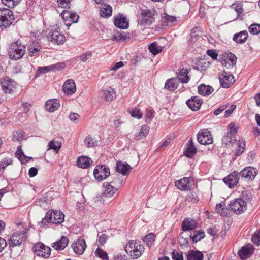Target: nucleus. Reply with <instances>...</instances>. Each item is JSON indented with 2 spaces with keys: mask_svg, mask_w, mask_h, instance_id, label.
<instances>
[{
  "mask_svg": "<svg viewBox=\"0 0 260 260\" xmlns=\"http://www.w3.org/2000/svg\"><path fill=\"white\" fill-rule=\"evenodd\" d=\"M125 251L133 259L141 256L144 251L143 246L137 240H131L125 246Z\"/></svg>",
  "mask_w": 260,
  "mask_h": 260,
  "instance_id": "f257e3e1",
  "label": "nucleus"
},
{
  "mask_svg": "<svg viewBox=\"0 0 260 260\" xmlns=\"http://www.w3.org/2000/svg\"><path fill=\"white\" fill-rule=\"evenodd\" d=\"M25 46L19 40L11 43L8 53L10 57L14 60L21 59L25 53Z\"/></svg>",
  "mask_w": 260,
  "mask_h": 260,
  "instance_id": "f03ea898",
  "label": "nucleus"
},
{
  "mask_svg": "<svg viewBox=\"0 0 260 260\" xmlns=\"http://www.w3.org/2000/svg\"><path fill=\"white\" fill-rule=\"evenodd\" d=\"M156 11L148 9L142 10L141 12V16L138 19V25L141 27H145L151 25L155 21L154 16Z\"/></svg>",
  "mask_w": 260,
  "mask_h": 260,
  "instance_id": "7ed1b4c3",
  "label": "nucleus"
},
{
  "mask_svg": "<svg viewBox=\"0 0 260 260\" xmlns=\"http://www.w3.org/2000/svg\"><path fill=\"white\" fill-rule=\"evenodd\" d=\"M14 20L13 13L11 10L5 8H0V27H9Z\"/></svg>",
  "mask_w": 260,
  "mask_h": 260,
  "instance_id": "20e7f679",
  "label": "nucleus"
},
{
  "mask_svg": "<svg viewBox=\"0 0 260 260\" xmlns=\"http://www.w3.org/2000/svg\"><path fill=\"white\" fill-rule=\"evenodd\" d=\"M26 239V231L21 232H14L8 239V245L10 248L20 246L25 242Z\"/></svg>",
  "mask_w": 260,
  "mask_h": 260,
  "instance_id": "39448f33",
  "label": "nucleus"
},
{
  "mask_svg": "<svg viewBox=\"0 0 260 260\" xmlns=\"http://www.w3.org/2000/svg\"><path fill=\"white\" fill-rule=\"evenodd\" d=\"M229 209L236 214H241L247 209V203L241 198H237L230 202Z\"/></svg>",
  "mask_w": 260,
  "mask_h": 260,
  "instance_id": "423d86ee",
  "label": "nucleus"
},
{
  "mask_svg": "<svg viewBox=\"0 0 260 260\" xmlns=\"http://www.w3.org/2000/svg\"><path fill=\"white\" fill-rule=\"evenodd\" d=\"M110 175L109 168L106 165H98L94 169L93 175L97 180L102 181Z\"/></svg>",
  "mask_w": 260,
  "mask_h": 260,
  "instance_id": "0eeeda50",
  "label": "nucleus"
},
{
  "mask_svg": "<svg viewBox=\"0 0 260 260\" xmlns=\"http://www.w3.org/2000/svg\"><path fill=\"white\" fill-rule=\"evenodd\" d=\"M32 250L36 255L47 258L50 255L51 249L42 243H38L34 246Z\"/></svg>",
  "mask_w": 260,
  "mask_h": 260,
  "instance_id": "6e6552de",
  "label": "nucleus"
},
{
  "mask_svg": "<svg viewBox=\"0 0 260 260\" xmlns=\"http://www.w3.org/2000/svg\"><path fill=\"white\" fill-rule=\"evenodd\" d=\"M1 85L5 93L11 94L16 89L17 84L11 78L6 77L1 80Z\"/></svg>",
  "mask_w": 260,
  "mask_h": 260,
  "instance_id": "1a4fd4ad",
  "label": "nucleus"
},
{
  "mask_svg": "<svg viewBox=\"0 0 260 260\" xmlns=\"http://www.w3.org/2000/svg\"><path fill=\"white\" fill-rule=\"evenodd\" d=\"M220 84L222 87L227 88L235 82L233 75L230 72L223 71L219 75Z\"/></svg>",
  "mask_w": 260,
  "mask_h": 260,
  "instance_id": "9d476101",
  "label": "nucleus"
},
{
  "mask_svg": "<svg viewBox=\"0 0 260 260\" xmlns=\"http://www.w3.org/2000/svg\"><path fill=\"white\" fill-rule=\"evenodd\" d=\"M197 137L198 142L202 145H209L213 142L211 132L206 129L200 131Z\"/></svg>",
  "mask_w": 260,
  "mask_h": 260,
  "instance_id": "9b49d317",
  "label": "nucleus"
},
{
  "mask_svg": "<svg viewBox=\"0 0 260 260\" xmlns=\"http://www.w3.org/2000/svg\"><path fill=\"white\" fill-rule=\"evenodd\" d=\"M61 16L67 26H71L72 23L77 22L79 18L76 13L66 10L62 12Z\"/></svg>",
  "mask_w": 260,
  "mask_h": 260,
  "instance_id": "f8f14e48",
  "label": "nucleus"
},
{
  "mask_svg": "<svg viewBox=\"0 0 260 260\" xmlns=\"http://www.w3.org/2000/svg\"><path fill=\"white\" fill-rule=\"evenodd\" d=\"M257 173L258 171L256 168L250 166L241 170L239 175L242 179L246 180H253Z\"/></svg>",
  "mask_w": 260,
  "mask_h": 260,
  "instance_id": "ddd939ff",
  "label": "nucleus"
},
{
  "mask_svg": "<svg viewBox=\"0 0 260 260\" xmlns=\"http://www.w3.org/2000/svg\"><path fill=\"white\" fill-rule=\"evenodd\" d=\"M47 38L49 41L57 45L62 44L66 41L65 36L57 31L49 32Z\"/></svg>",
  "mask_w": 260,
  "mask_h": 260,
  "instance_id": "4468645a",
  "label": "nucleus"
},
{
  "mask_svg": "<svg viewBox=\"0 0 260 260\" xmlns=\"http://www.w3.org/2000/svg\"><path fill=\"white\" fill-rule=\"evenodd\" d=\"M239 174V172L235 171L225 177L223 181L225 184H228L229 188H231L237 184L240 177H241Z\"/></svg>",
  "mask_w": 260,
  "mask_h": 260,
  "instance_id": "2eb2a0df",
  "label": "nucleus"
},
{
  "mask_svg": "<svg viewBox=\"0 0 260 260\" xmlns=\"http://www.w3.org/2000/svg\"><path fill=\"white\" fill-rule=\"evenodd\" d=\"M72 248L76 254H82L86 248L84 239L82 238L78 239L73 243Z\"/></svg>",
  "mask_w": 260,
  "mask_h": 260,
  "instance_id": "dca6fc26",
  "label": "nucleus"
},
{
  "mask_svg": "<svg viewBox=\"0 0 260 260\" xmlns=\"http://www.w3.org/2000/svg\"><path fill=\"white\" fill-rule=\"evenodd\" d=\"M103 192L102 196L106 198H110L113 197L117 191L116 187H114L109 182H104L103 184Z\"/></svg>",
  "mask_w": 260,
  "mask_h": 260,
  "instance_id": "f3484780",
  "label": "nucleus"
},
{
  "mask_svg": "<svg viewBox=\"0 0 260 260\" xmlns=\"http://www.w3.org/2000/svg\"><path fill=\"white\" fill-rule=\"evenodd\" d=\"M253 248L250 244L243 246L238 252V255L242 260H245L252 255Z\"/></svg>",
  "mask_w": 260,
  "mask_h": 260,
  "instance_id": "a211bd4d",
  "label": "nucleus"
},
{
  "mask_svg": "<svg viewBox=\"0 0 260 260\" xmlns=\"http://www.w3.org/2000/svg\"><path fill=\"white\" fill-rule=\"evenodd\" d=\"M186 103L190 109L193 111H197L202 104V100L199 96H194L187 100Z\"/></svg>",
  "mask_w": 260,
  "mask_h": 260,
  "instance_id": "6ab92c4d",
  "label": "nucleus"
},
{
  "mask_svg": "<svg viewBox=\"0 0 260 260\" xmlns=\"http://www.w3.org/2000/svg\"><path fill=\"white\" fill-rule=\"evenodd\" d=\"M198 225L196 220L191 218H186L182 222L181 229L183 231H188L194 230Z\"/></svg>",
  "mask_w": 260,
  "mask_h": 260,
  "instance_id": "aec40b11",
  "label": "nucleus"
},
{
  "mask_svg": "<svg viewBox=\"0 0 260 260\" xmlns=\"http://www.w3.org/2000/svg\"><path fill=\"white\" fill-rule=\"evenodd\" d=\"M63 92L68 94L71 95L74 93L76 90L75 82L72 79H68L65 81L63 85Z\"/></svg>",
  "mask_w": 260,
  "mask_h": 260,
  "instance_id": "412c9836",
  "label": "nucleus"
},
{
  "mask_svg": "<svg viewBox=\"0 0 260 260\" xmlns=\"http://www.w3.org/2000/svg\"><path fill=\"white\" fill-rule=\"evenodd\" d=\"M114 25L119 28L125 29L128 28V23L126 18L122 15L115 17L114 21Z\"/></svg>",
  "mask_w": 260,
  "mask_h": 260,
  "instance_id": "4be33fe9",
  "label": "nucleus"
},
{
  "mask_svg": "<svg viewBox=\"0 0 260 260\" xmlns=\"http://www.w3.org/2000/svg\"><path fill=\"white\" fill-rule=\"evenodd\" d=\"M48 212H51L52 223L60 224L63 222L64 215L62 212L57 210H50Z\"/></svg>",
  "mask_w": 260,
  "mask_h": 260,
  "instance_id": "5701e85b",
  "label": "nucleus"
},
{
  "mask_svg": "<svg viewBox=\"0 0 260 260\" xmlns=\"http://www.w3.org/2000/svg\"><path fill=\"white\" fill-rule=\"evenodd\" d=\"M197 149L194 146L192 139L190 138L186 144V149L184 154L188 158L192 157L197 153Z\"/></svg>",
  "mask_w": 260,
  "mask_h": 260,
  "instance_id": "b1692460",
  "label": "nucleus"
},
{
  "mask_svg": "<svg viewBox=\"0 0 260 260\" xmlns=\"http://www.w3.org/2000/svg\"><path fill=\"white\" fill-rule=\"evenodd\" d=\"M190 179L188 177H184L175 182V186L181 190H187L190 189Z\"/></svg>",
  "mask_w": 260,
  "mask_h": 260,
  "instance_id": "393cba45",
  "label": "nucleus"
},
{
  "mask_svg": "<svg viewBox=\"0 0 260 260\" xmlns=\"http://www.w3.org/2000/svg\"><path fill=\"white\" fill-rule=\"evenodd\" d=\"M92 163V159L85 156H80L77 160V166L82 169L89 168Z\"/></svg>",
  "mask_w": 260,
  "mask_h": 260,
  "instance_id": "a878e982",
  "label": "nucleus"
},
{
  "mask_svg": "<svg viewBox=\"0 0 260 260\" xmlns=\"http://www.w3.org/2000/svg\"><path fill=\"white\" fill-rule=\"evenodd\" d=\"M69 239L66 236H62L61 239L52 244V247L57 250H63L69 243Z\"/></svg>",
  "mask_w": 260,
  "mask_h": 260,
  "instance_id": "bb28decb",
  "label": "nucleus"
},
{
  "mask_svg": "<svg viewBox=\"0 0 260 260\" xmlns=\"http://www.w3.org/2000/svg\"><path fill=\"white\" fill-rule=\"evenodd\" d=\"M60 106V103L57 99H50L48 100L45 104L46 110L50 112L56 110Z\"/></svg>",
  "mask_w": 260,
  "mask_h": 260,
  "instance_id": "cd10ccee",
  "label": "nucleus"
},
{
  "mask_svg": "<svg viewBox=\"0 0 260 260\" xmlns=\"http://www.w3.org/2000/svg\"><path fill=\"white\" fill-rule=\"evenodd\" d=\"M179 83H180V82L176 78L169 79L166 81L164 89H167L170 91H173L177 89Z\"/></svg>",
  "mask_w": 260,
  "mask_h": 260,
  "instance_id": "c85d7f7f",
  "label": "nucleus"
},
{
  "mask_svg": "<svg viewBox=\"0 0 260 260\" xmlns=\"http://www.w3.org/2000/svg\"><path fill=\"white\" fill-rule=\"evenodd\" d=\"M248 34L247 31H242L235 34L233 36V40L238 44H243L247 40Z\"/></svg>",
  "mask_w": 260,
  "mask_h": 260,
  "instance_id": "c756f323",
  "label": "nucleus"
},
{
  "mask_svg": "<svg viewBox=\"0 0 260 260\" xmlns=\"http://www.w3.org/2000/svg\"><path fill=\"white\" fill-rule=\"evenodd\" d=\"M100 15L101 17L108 18L112 15V7L107 4H102L100 7Z\"/></svg>",
  "mask_w": 260,
  "mask_h": 260,
  "instance_id": "7c9ffc66",
  "label": "nucleus"
},
{
  "mask_svg": "<svg viewBox=\"0 0 260 260\" xmlns=\"http://www.w3.org/2000/svg\"><path fill=\"white\" fill-rule=\"evenodd\" d=\"M116 171L123 175H126L128 172H130L132 169L129 165L122 163L121 161H117L116 162Z\"/></svg>",
  "mask_w": 260,
  "mask_h": 260,
  "instance_id": "2f4dec72",
  "label": "nucleus"
},
{
  "mask_svg": "<svg viewBox=\"0 0 260 260\" xmlns=\"http://www.w3.org/2000/svg\"><path fill=\"white\" fill-rule=\"evenodd\" d=\"M41 49V46L38 43H30L28 48V53L31 56L39 55Z\"/></svg>",
  "mask_w": 260,
  "mask_h": 260,
  "instance_id": "473e14b6",
  "label": "nucleus"
},
{
  "mask_svg": "<svg viewBox=\"0 0 260 260\" xmlns=\"http://www.w3.org/2000/svg\"><path fill=\"white\" fill-rule=\"evenodd\" d=\"M188 71L186 69H182L180 70L178 73V76L176 77L180 82L182 83H187L189 80L188 76Z\"/></svg>",
  "mask_w": 260,
  "mask_h": 260,
  "instance_id": "72a5a7b5",
  "label": "nucleus"
},
{
  "mask_svg": "<svg viewBox=\"0 0 260 260\" xmlns=\"http://www.w3.org/2000/svg\"><path fill=\"white\" fill-rule=\"evenodd\" d=\"M204 255L203 253L198 250H190L187 255V260H203Z\"/></svg>",
  "mask_w": 260,
  "mask_h": 260,
  "instance_id": "f704fd0d",
  "label": "nucleus"
},
{
  "mask_svg": "<svg viewBox=\"0 0 260 260\" xmlns=\"http://www.w3.org/2000/svg\"><path fill=\"white\" fill-rule=\"evenodd\" d=\"M198 89L199 93L204 96H208L214 91L212 87L204 84H201L199 86Z\"/></svg>",
  "mask_w": 260,
  "mask_h": 260,
  "instance_id": "c9c22d12",
  "label": "nucleus"
},
{
  "mask_svg": "<svg viewBox=\"0 0 260 260\" xmlns=\"http://www.w3.org/2000/svg\"><path fill=\"white\" fill-rule=\"evenodd\" d=\"M176 21V18L174 16H171L164 13L162 18V21L164 26L171 27L173 23Z\"/></svg>",
  "mask_w": 260,
  "mask_h": 260,
  "instance_id": "e433bc0d",
  "label": "nucleus"
},
{
  "mask_svg": "<svg viewBox=\"0 0 260 260\" xmlns=\"http://www.w3.org/2000/svg\"><path fill=\"white\" fill-rule=\"evenodd\" d=\"M103 96L107 101H112L116 98V93L112 88L103 91Z\"/></svg>",
  "mask_w": 260,
  "mask_h": 260,
  "instance_id": "4c0bfd02",
  "label": "nucleus"
},
{
  "mask_svg": "<svg viewBox=\"0 0 260 260\" xmlns=\"http://www.w3.org/2000/svg\"><path fill=\"white\" fill-rule=\"evenodd\" d=\"M123 181L122 177L120 175L117 174L113 177L112 181L109 183L113 185L114 187H116L118 190L122 185Z\"/></svg>",
  "mask_w": 260,
  "mask_h": 260,
  "instance_id": "58836bf2",
  "label": "nucleus"
},
{
  "mask_svg": "<svg viewBox=\"0 0 260 260\" xmlns=\"http://www.w3.org/2000/svg\"><path fill=\"white\" fill-rule=\"evenodd\" d=\"M61 147V143L54 139L51 141L48 144V149H52L54 152L58 153Z\"/></svg>",
  "mask_w": 260,
  "mask_h": 260,
  "instance_id": "ea45409f",
  "label": "nucleus"
},
{
  "mask_svg": "<svg viewBox=\"0 0 260 260\" xmlns=\"http://www.w3.org/2000/svg\"><path fill=\"white\" fill-rule=\"evenodd\" d=\"M245 148V141L243 139H241L238 142V147L235 150V155L240 156L243 154Z\"/></svg>",
  "mask_w": 260,
  "mask_h": 260,
  "instance_id": "a19ab883",
  "label": "nucleus"
},
{
  "mask_svg": "<svg viewBox=\"0 0 260 260\" xmlns=\"http://www.w3.org/2000/svg\"><path fill=\"white\" fill-rule=\"evenodd\" d=\"M149 49L150 52L154 55L162 51V47L158 45L156 42L151 43L149 46Z\"/></svg>",
  "mask_w": 260,
  "mask_h": 260,
  "instance_id": "79ce46f5",
  "label": "nucleus"
},
{
  "mask_svg": "<svg viewBox=\"0 0 260 260\" xmlns=\"http://www.w3.org/2000/svg\"><path fill=\"white\" fill-rule=\"evenodd\" d=\"M84 143L88 148L95 147L99 145L98 141L89 135L85 138Z\"/></svg>",
  "mask_w": 260,
  "mask_h": 260,
  "instance_id": "37998d69",
  "label": "nucleus"
},
{
  "mask_svg": "<svg viewBox=\"0 0 260 260\" xmlns=\"http://www.w3.org/2000/svg\"><path fill=\"white\" fill-rule=\"evenodd\" d=\"M205 236V235L204 232L200 230L195 231L194 235L193 236H190V238L192 240V243H196L203 239Z\"/></svg>",
  "mask_w": 260,
  "mask_h": 260,
  "instance_id": "c03bdc74",
  "label": "nucleus"
},
{
  "mask_svg": "<svg viewBox=\"0 0 260 260\" xmlns=\"http://www.w3.org/2000/svg\"><path fill=\"white\" fill-rule=\"evenodd\" d=\"M51 215V212H47L45 217L43 218L40 222H38V225H40L41 228H43L47 225V223H52Z\"/></svg>",
  "mask_w": 260,
  "mask_h": 260,
  "instance_id": "a18cd8bd",
  "label": "nucleus"
},
{
  "mask_svg": "<svg viewBox=\"0 0 260 260\" xmlns=\"http://www.w3.org/2000/svg\"><path fill=\"white\" fill-rule=\"evenodd\" d=\"M128 112L131 116L139 119L141 118L143 116L142 112L137 107L129 109Z\"/></svg>",
  "mask_w": 260,
  "mask_h": 260,
  "instance_id": "49530a36",
  "label": "nucleus"
},
{
  "mask_svg": "<svg viewBox=\"0 0 260 260\" xmlns=\"http://www.w3.org/2000/svg\"><path fill=\"white\" fill-rule=\"evenodd\" d=\"M95 255L102 260H108V256L107 252L101 248L98 247L94 251Z\"/></svg>",
  "mask_w": 260,
  "mask_h": 260,
  "instance_id": "de8ad7c7",
  "label": "nucleus"
},
{
  "mask_svg": "<svg viewBox=\"0 0 260 260\" xmlns=\"http://www.w3.org/2000/svg\"><path fill=\"white\" fill-rule=\"evenodd\" d=\"M2 3L9 8H13L17 6L21 0H1Z\"/></svg>",
  "mask_w": 260,
  "mask_h": 260,
  "instance_id": "09e8293b",
  "label": "nucleus"
},
{
  "mask_svg": "<svg viewBox=\"0 0 260 260\" xmlns=\"http://www.w3.org/2000/svg\"><path fill=\"white\" fill-rule=\"evenodd\" d=\"M149 130V128L148 126L146 125H143L138 135H136V137L141 139L143 137H146L148 133Z\"/></svg>",
  "mask_w": 260,
  "mask_h": 260,
  "instance_id": "8fccbe9b",
  "label": "nucleus"
},
{
  "mask_svg": "<svg viewBox=\"0 0 260 260\" xmlns=\"http://www.w3.org/2000/svg\"><path fill=\"white\" fill-rule=\"evenodd\" d=\"M24 133L22 131L19 130L13 134V140L14 141H21L24 139Z\"/></svg>",
  "mask_w": 260,
  "mask_h": 260,
  "instance_id": "3c124183",
  "label": "nucleus"
},
{
  "mask_svg": "<svg viewBox=\"0 0 260 260\" xmlns=\"http://www.w3.org/2000/svg\"><path fill=\"white\" fill-rule=\"evenodd\" d=\"M249 31L252 35H257L260 33V24H252L249 27Z\"/></svg>",
  "mask_w": 260,
  "mask_h": 260,
  "instance_id": "603ef678",
  "label": "nucleus"
},
{
  "mask_svg": "<svg viewBox=\"0 0 260 260\" xmlns=\"http://www.w3.org/2000/svg\"><path fill=\"white\" fill-rule=\"evenodd\" d=\"M108 236L106 234H102L98 235L97 242L100 246H103L107 242Z\"/></svg>",
  "mask_w": 260,
  "mask_h": 260,
  "instance_id": "864d4df0",
  "label": "nucleus"
},
{
  "mask_svg": "<svg viewBox=\"0 0 260 260\" xmlns=\"http://www.w3.org/2000/svg\"><path fill=\"white\" fill-rule=\"evenodd\" d=\"M199 30V28L194 27L193 28L191 31V37L190 39V41L191 42H196L199 38V35L197 34V32Z\"/></svg>",
  "mask_w": 260,
  "mask_h": 260,
  "instance_id": "5fc2aeb1",
  "label": "nucleus"
},
{
  "mask_svg": "<svg viewBox=\"0 0 260 260\" xmlns=\"http://www.w3.org/2000/svg\"><path fill=\"white\" fill-rule=\"evenodd\" d=\"M12 163V160L9 158H4L0 161V168L4 170L8 166Z\"/></svg>",
  "mask_w": 260,
  "mask_h": 260,
  "instance_id": "6e6d98bb",
  "label": "nucleus"
},
{
  "mask_svg": "<svg viewBox=\"0 0 260 260\" xmlns=\"http://www.w3.org/2000/svg\"><path fill=\"white\" fill-rule=\"evenodd\" d=\"M252 241L256 245H260V231H256L252 237Z\"/></svg>",
  "mask_w": 260,
  "mask_h": 260,
  "instance_id": "4d7b16f0",
  "label": "nucleus"
},
{
  "mask_svg": "<svg viewBox=\"0 0 260 260\" xmlns=\"http://www.w3.org/2000/svg\"><path fill=\"white\" fill-rule=\"evenodd\" d=\"M232 136L233 135L230 134V133H225L222 139L223 144L227 145L229 143H231L232 141Z\"/></svg>",
  "mask_w": 260,
  "mask_h": 260,
  "instance_id": "13d9d810",
  "label": "nucleus"
},
{
  "mask_svg": "<svg viewBox=\"0 0 260 260\" xmlns=\"http://www.w3.org/2000/svg\"><path fill=\"white\" fill-rule=\"evenodd\" d=\"M186 200L188 202L196 203L198 201V198L194 192H190L186 197Z\"/></svg>",
  "mask_w": 260,
  "mask_h": 260,
  "instance_id": "bf43d9fd",
  "label": "nucleus"
},
{
  "mask_svg": "<svg viewBox=\"0 0 260 260\" xmlns=\"http://www.w3.org/2000/svg\"><path fill=\"white\" fill-rule=\"evenodd\" d=\"M226 59L228 61V62H230L229 64L234 66L236 63L237 57L234 54L232 53H229L228 54Z\"/></svg>",
  "mask_w": 260,
  "mask_h": 260,
  "instance_id": "052dcab7",
  "label": "nucleus"
},
{
  "mask_svg": "<svg viewBox=\"0 0 260 260\" xmlns=\"http://www.w3.org/2000/svg\"><path fill=\"white\" fill-rule=\"evenodd\" d=\"M50 71H52L51 65L45 67H39L38 68L36 75L38 74V72L40 73L45 74Z\"/></svg>",
  "mask_w": 260,
  "mask_h": 260,
  "instance_id": "680f3d73",
  "label": "nucleus"
},
{
  "mask_svg": "<svg viewBox=\"0 0 260 260\" xmlns=\"http://www.w3.org/2000/svg\"><path fill=\"white\" fill-rule=\"evenodd\" d=\"M70 120L75 123L79 121L80 115L76 113H71L69 116Z\"/></svg>",
  "mask_w": 260,
  "mask_h": 260,
  "instance_id": "e2e57ef3",
  "label": "nucleus"
},
{
  "mask_svg": "<svg viewBox=\"0 0 260 260\" xmlns=\"http://www.w3.org/2000/svg\"><path fill=\"white\" fill-rule=\"evenodd\" d=\"M172 258L173 260H183V255L174 250L172 252Z\"/></svg>",
  "mask_w": 260,
  "mask_h": 260,
  "instance_id": "0e129e2a",
  "label": "nucleus"
},
{
  "mask_svg": "<svg viewBox=\"0 0 260 260\" xmlns=\"http://www.w3.org/2000/svg\"><path fill=\"white\" fill-rule=\"evenodd\" d=\"M232 8L236 11L238 15L240 14L243 12V8L241 4H233L232 5Z\"/></svg>",
  "mask_w": 260,
  "mask_h": 260,
  "instance_id": "69168bd1",
  "label": "nucleus"
},
{
  "mask_svg": "<svg viewBox=\"0 0 260 260\" xmlns=\"http://www.w3.org/2000/svg\"><path fill=\"white\" fill-rule=\"evenodd\" d=\"M229 132L227 133H230V134L233 136L235 135L236 133H237L238 131V127H236L233 123H230L229 124Z\"/></svg>",
  "mask_w": 260,
  "mask_h": 260,
  "instance_id": "338daca9",
  "label": "nucleus"
},
{
  "mask_svg": "<svg viewBox=\"0 0 260 260\" xmlns=\"http://www.w3.org/2000/svg\"><path fill=\"white\" fill-rule=\"evenodd\" d=\"M92 54L90 51H88L79 56L80 60L83 62L86 61L91 57Z\"/></svg>",
  "mask_w": 260,
  "mask_h": 260,
  "instance_id": "774afa93",
  "label": "nucleus"
}]
</instances>
